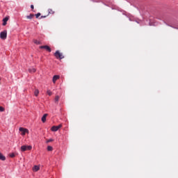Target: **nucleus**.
<instances>
[{"label":"nucleus","mask_w":178,"mask_h":178,"mask_svg":"<svg viewBox=\"0 0 178 178\" xmlns=\"http://www.w3.org/2000/svg\"><path fill=\"white\" fill-rule=\"evenodd\" d=\"M34 17V14H30L29 15L26 16V19H29V20H31Z\"/></svg>","instance_id":"f8f14e48"},{"label":"nucleus","mask_w":178,"mask_h":178,"mask_svg":"<svg viewBox=\"0 0 178 178\" xmlns=\"http://www.w3.org/2000/svg\"><path fill=\"white\" fill-rule=\"evenodd\" d=\"M35 96L38 97V95L40 94V90L38 89H36L34 92Z\"/></svg>","instance_id":"dca6fc26"},{"label":"nucleus","mask_w":178,"mask_h":178,"mask_svg":"<svg viewBox=\"0 0 178 178\" xmlns=\"http://www.w3.org/2000/svg\"><path fill=\"white\" fill-rule=\"evenodd\" d=\"M8 20H9V18L8 17H5L3 19V26H6Z\"/></svg>","instance_id":"1a4fd4ad"},{"label":"nucleus","mask_w":178,"mask_h":178,"mask_svg":"<svg viewBox=\"0 0 178 178\" xmlns=\"http://www.w3.org/2000/svg\"><path fill=\"white\" fill-rule=\"evenodd\" d=\"M0 80H1V78H0Z\"/></svg>","instance_id":"393cba45"},{"label":"nucleus","mask_w":178,"mask_h":178,"mask_svg":"<svg viewBox=\"0 0 178 178\" xmlns=\"http://www.w3.org/2000/svg\"><path fill=\"white\" fill-rule=\"evenodd\" d=\"M59 79H60V76L59 75H54L53 76V83H54V84H55V83H56V81L59 80Z\"/></svg>","instance_id":"0eeeda50"},{"label":"nucleus","mask_w":178,"mask_h":178,"mask_svg":"<svg viewBox=\"0 0 178 178\" xmlns=\"http://www.w3.org/2000/svg\"><path fill=\"white\" fill-rule=\"evenodd\" d=\"M59 96L58 95H56V97H55V99H54V102L56 103V104H58V102H59Z\"/></svg>","instance_id":"ddd939ff"},{"label":"nucleus","mask_w":178,"mask_h":178,"mask_svg":"<svg viewBox=\"0 0 178 178\" xmlns=\"http://www.w3.org/2000/svg\"><path fill=\"white\" fill-rule=\"evenodd\" d=\"M54 147H52V146H48L47 147V151H53Z\"/></svg>","instance_id":"f3484780"},{"label":"nucleus","mask_w":178,"mask_h":178,"mask_svg":"<svg viewBox=\"0 0 178 178\" xmlns=\"http://www.w3.org/2000/svg\"><path fill=\"white\" fill-rule=\"evenodd\" d=\"M40 49H46V51H47V52H51L52 51L51 49V47H49V46H48V45L40 46Z\"/></svg>","instance_id":"423d86ee"},{"label":"nucleus","mask_w":178,"mask_h":178,"mask_svg":"<svg viewBox=\"0 0 178 178\" xmlns=\"http://www.w3.org/2000/svg\"><path fill=\"white\" fill-rule=\"evenodd\" d=\"M52 141H54V139H49V140H47V143H52Z\"/></svg>","instance_id":"412c9836"},{"label":"nucleus","mask_w":178,"mask_h":178,"mask_svg":"<svg viewBox=\"0 0 178 178\" xmlns=\"http://www.w3.org/2000/svg\"><path fill=\"white\" fill-rule=\"evenodd\" d=\"M31 8L32 9H34V6H33V5H31Z\"/></svg>","instance_id":"5701e85b"},{"label":"nucleus","mask_w":178,"mask_h":178,"mask_svg":"<svg viewBox=\"0 0 178 178\" xmlns=\"http://www.w3.org/2000/svg\"><path fill=\"white\" fill-rule=\"evenodd\" d=\"M47 116H48V114H44V115L42 117V122L43 123H45V122H47Z\"/></svg>","instance_id":"6e6552de"},{"label":"nucleus","mask_w":178,"mask_h":178,"mask_svg":"<svg viewBox=\"0 0 178 178\" xmlns=\"http://www.w3.org/2000/svg\"><path fill=\"white\" fill-rule=\"evenodd\" d=\"M10 158H15V153H11L10 154Z\"/></svg>","instance_id":"4be33fe9"},{"label":"nucleus","mask_w":178,"mask_h":178,"mask_svg":"<svg viewBox=\"0 0 178 178\" xmlns=\"http://www.w3.org/2000/svg\"><path fill=\"white\" fill-rule=\"evenodd\" d=\"M6 159V157H5V156L2 155L1 153L0 152V160L5 161Z\"/></svg>","instance_id":"4468645a"},{"label":"nucleus","mask_w":178,"mask_h":178,"mask_svg":"<svg viewBox=\"0 0 178 178\" xmlns=\"http://www.w3.org/2000/svg\"><path fill=\"white\" fill-rule=\"evenodd\" d=\"M33 172H38V170H40V166H38V165H35V166L33 168Z\"/></svg>","instance_id":"9d476101"},{"label":"nucleus","mask_w":178,"mask_h":178,"mask_svg":"<svg viewBox=\"0 0 178 178\" xmlns=\"http://www.w3.org/2000/svg\"><path fill=\"white\" fill-rule=\"evenodd\" d=\"M47 94H48V95L51 96V95H52V92H51V90H47Z\"/></svg>","instance_id":"aec40b11"},{"label":"nucleus","mask_w":178,"mask_h":178,"mask_svg":"<svg viewBox=\"0 0 178 178\" xmlns=\"http://www.w3.org/2000/svg\"><path fill=\"white\" fill-rule=\"evenodd\" d=\"M0 112H5V108L2 106H0Z\"/></svg>","instance_id":"a211bd4d"},{"label":"nucleus","mask_w":178,"mask_h":178,"mask_svg":"<svg viewBox=\"0 0 178 178\" xmlns=\"http://www.w3.org/2000/svg\"><path fill=\"white\" fill-rule=\"evenodd\" d=\"M29 73H35V72H37V70H35V68H29Z\"/></svg>","instance_id":"9b49d317"},{"label":"nucleus","mask_w":178,"mask_h":178,"mask_svg":"<svg viewBox=\"0 0 178 178\" xmlns=\"http://www.w3.org/2000/svg\"><path fill=\"white\" fill-rule=\"evenodd\" d=\"M62 127V124H60L58 126H53L51 129V131H58L59 129Z\"/></svg>","instance_id":"39448f33"},{"label":"nucleus","mask_w":178,"mask_h":178,"mask_svg":"<svg viewBox=\"0 0 178 178\" xmlns=\"http://www.w3.org/2000/svg\"><path fill=\"white\" fill-rule=\"evenodd\" d=\"M7 37H8L7 31H3L0 33V38H1V40H6Z\"/></svg>","instance_id":"f03ea898"},{"label":"nucleus","mask_w":178,"mask_h":178,"mask_svg":"<svg viewBox=\"0 0 178 178\" xmlns=\"http://www.w3.org/2000/svg\"><path fill=\"white\" fill-rule=\"evenodd\" d=\"M33 42H34V44H36V45L41 44V42L40 40H33Z\"/></svg>","instance_id":"2eb2a0df"},{"label":"nucleus","mask_w":178,"mask_h":178,"mask_svg":"<svg viewBox=\"0 0 178 178\" xmlns=\"http://www.w3.org/2000/svg\"><path fill=\"white\" fill-rule=\"evenodd\" d=\"M42 17H47L46 16H41V19H42Z\"/></svg>","instance_id":"b1692460"},{"label":"nucleus","mask_w":178,"mask_h":178,"mask_svg":"<svg viewBox=\"0 0 178 178\" xmlns=\"http://www.w3.org/2000/svg\"><path fill=\"white\" fill-rule=\"evenodd\" d=\"M54 56L56 58V59H63V58H65V56H63V54L59 52V51H56L54 53Z\"/></svg>","instance_id":"f257e3e1"},{"label":"nucleus","mask_w":178,"mask_h":178,"mask_svg":"<svg viewBox=\"0 0 178 178\" xmlns=\"http://www.w3.org/2000/svg\"><path fill=\"white\" fill-rule=\"evenodd\" d=\"M35 16H36V19H38V17L41 16V13H38L35 15Z\"/></svg>","instance_id":"6ab92c4d"},{"label":"nucleus","mask_w":178,"mask_h":178,"mask_svg":"<svg viewBox=\"0 0 178 178\" xmlns=\"http://www.w3.org/2000/svg\"><path fill=\"white\" fill-rule=\"evenodd\" d=\"M33 147L31 146H26V145H22L21 147V151H22V152H24V151H31Z\"/></svg>","instance_id":"7ed1b4c3"},{"label":"nucleus","mask_w":178,"mask_h":178,"mask_svg":"<svg viewBox=\"0 0 178 178\" xmlns=\"http://www.w3.org/2000/svg\"><path fill=\"white\" fill-rule=\"evenodd\" d=\"M19 131H21V134L22 136H26V133H27V134H29V129L23 128V127H20L19 129Z\"/></svg>","instance_id":"20e7f679"}]
</instances>
